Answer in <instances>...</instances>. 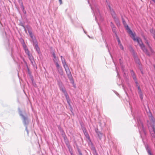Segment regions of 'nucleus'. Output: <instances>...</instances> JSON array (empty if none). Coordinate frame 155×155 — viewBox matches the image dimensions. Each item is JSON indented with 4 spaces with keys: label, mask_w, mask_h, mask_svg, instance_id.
Here are the masks:
<instances>
[{
    "label": "nucleus",
    "mask_w": 155,
    "mask_h": 155,
    "mask_svg": "<svg viewBox=\"0 0 155 155\" xmlns=\"http://www.w3.org/2000/svg\"><path fill=\"white\" fill-rule=\"evenodd\" d=\"M122 22L123 24L126 28V29L127 30V32L128 34H130L131 35V37L133 40L134 41H136L139 44L141 48L143 49L144 48V45L142 44L141 41V39L139 37H135V33H133L132 31L130 29L128 26L127 25L126 22L122 18Z\"/></svg>",
    "instance_id": "f257e3e1"
},
{
    "label": "nucleus",
    "mask_w": 155,
    "mask_h": 155,
    "mask_svg": "<svg viewBox=\"0 0 155 155\" xmlns=\"http://www.w3.org/2000/svg\"><path fill=\"white\" fill-rule=\"evenodd\" d=\"M88 2L90 4V5L91 6V8L92 10L94 12V15L95 16V20L97 22L98 20H100L101 21L103 20V18L102 15H101L99 10L97 8L96 5H94V7H93L91 6L90 4L89 0H87Z\"/></svg>",
    "instance_id": "f03ea898"
},
{
    "label": "nucleus",
    "mask_w": 155,
    "mask_h": 155,
    "mask_svg": "<svg viewBox=\"0 0 155 155\" xmlns=\"http://www.w3.org/2000/svg\"><path fill=\"white\" fill-rule=\"evenodd\" d=\"M132 115L135 121H136V118L137 121V127L139 129V131L140 133L141 134V132L142 131L144 133L145 131V130L143 127V122L140 120V117L139 116L136 117V115L134 114H132Z\"/></svg>",
    "instance_id": "7ed1b4c3"
},
{
    "label": "nucleus",
    "mask_w": 155,
    "mask_h": 155,
    "mask_svg": "<svg viewBox=\"0 0 155 155\" xmlns=\"http://www.w3.org/2000/svg\"><path fill=\"white\" fill-rule=\"evenodd\" d=\"M107 4L110 11L111 15L114 19L116 24L118 26H120V22L118 18L117 17L116 15L115 12L114 11V10L111 8L109 3L107 2Z\"/></svg>",
    "instance_id": "20e7f679"
},
{
    "label": "nucleus",
    "mask_w": 155,
    "mask_h": 155,
    "mask_svg": "<svg viewBox=\"0 0 155 155\" xmlns=\"http://www.w3.org/2000/svg\"><path fill=\"white\" fill-rule=\"evenodd\" d=\"M141 41L142 43V44L144 45V48H143V49H142L141 48L140 45H139L140 46V47L141 49L143 51V52H144V53H145L147 55H148L149 56H151V55L153 54V50L151 48L149 44L148 43V41L147 40H145V42L146 44L148 46V48H149V50L150 51V52H149L147 50V49L145 48V47L143 43V42L142 41ZM138 44L139 45V44Z\"/></svg>",
    "instance_id": "39448f33"
},
{
    "label": "nucleus",
    "mask_w": 155,
    "mask_h": 155,
    "mask_svg": "<svg viewBox=\"0 0 155 155\" xmlns=\"http://www.w3.org/2000/svg\"><path fill=\"white\" fill-rule=\"evenodd\" d=\"M18 112L20 116L23 119V122L25 127L27 126L28 124V117L25 116L22 114V112L20 109L18 108Z\"/></svg>",
    "instance_id": "423d86ee"
},
{
    "label": "nucleus",
    "mask_w": 155,
    "mask_h": 155,
    "mask_svg": "<svg viewBox=\"0 0 155 155\" xmlns=\"http://www.w3.org/2000/svg\"><path fill=\"white\" fill-rule=\"evenodd\" d=\"M33 44L38 54H39L40 52V48L38 46V42L36 39L33 40Z\"/></svg>",
    "instance_id": "0eeeda50"
},
{
    "label": "nucleus",
    "mask_w": 155,
    "mask_h": 155,
    "mask_svg": "<svg viewBox=\"0 0 155 155\" xmlns=\"http://www.w3.org/2000/svg\"><path fill=\"white\" fill-rule=\"evenodd\" d=\"M55 65L58 73L61 75H63L64 72L61 67L60 66L58 63H56Z\"/></svg>",
    "instance_id": "6e6552de"
},
{
    "label": "nucleus",
    "mask_w": 155,
    "mask_h": 155,
    "mask_svg": "<svg viewBox=\"0 0 155 155\" xmlns=\"http://www.w3.org/2000/svg\"><path fill=\"white\" fill-rule=\"evenodd\" d=\"M64 69L66 71L67 75L68 78L70 80H71V79H72V77L71 72L70 71V70L69 69L68 67V68H65Z\"/></svg>",
    "instance_id": "1a4fd4ad"
},
{
    "label": "nucleus",
    "mask_w": 155,
    "mask_h": 155,
    "mask_svg": "<svg viewBox=\"0 0 155 155\" xmlns=\"http://www.w3.org/2000/svg\"><path fill=\"white\" fill-rule=\"evenodd\" d=\"M138 93L140 97L141 100H143V96L142 92L140 89V86H138Z\"/></svg>",
    "instance_id": "9d476101"
},
{
    "label": "nucleus",
    "mask_w": 155,
    "mask_h": 155,
    "mask_svg": "<svg viewBox=\"0 0 155 155\" xmlns=\"http://www.w3.org/2000/svg\"><path fill=\"white\" fill-rule=\"evenodd\" d=\"M110 26L112 28V31L114 33H115L116 31V27L112 22H110Z\"/></svg>",
    "instance_id": "9b49d317"
},
{
    "label": "nucleus",
    "mask_w": 155,
    "mask_h": 155,
    "mask_svg": "<svg viewBox=\"0 0 155 155\" xmlns=\"http://www.w3.org/2000/svg\"><path fill=\"white\" fill-rule=\"evenodd\" d=\"M54 57L53 61L55 64H56V63H58V58L56 57V55L54 53L52 54Z\"/></svg>",
    "instance_id": "f8f14e48"
},
{
    "label": "nucleus",
    "mask_w": 155,
    "mask_h": 155,
    "mask_svg": "<svg viewBox=\"0 0 155 155\" xmlns=\"http://www.w3.org/2000/svg\"><path fill=\"white\" fill-rule=\"evenodd\" d=\"M60 90L63 92V93H64V94L67 93L65 89V88L64 87V86L60 88Z\"/></svg>",
    "instance_id": "ddd939ff"
},
{
    "label": "nucleus",
    "mask_w": 155,
    "mask_h": 155,
    "mask_svg": "<svg viewBox=\"0 0 155 155\" xmlns=\"http://www.w3.org/2000/svg\"><path fill=\"white\" fill-rule=\"evenodd\" d=\"M28 56L29 59L31 61V63H33V62L34 61V59H33V57L32 55V54H30Z\"/></svg>",
    "instance_id": "4468645a"
},
{
    "label": "nucleus",
    "mask_w": 155,
    "mask_h": 155,
    "mask_svg": "<svg viewBox=\"0 0 155 155\" xmlns=\"http://www.w3.org/2000/svg\"><path fill=\"white\" fill-rule=\"evenodd\" d=\"M28 33L30 36L31 38L32 39V41H33V40L35 39L34 38V37H33V34L31 31H28Z\"/></svg>",
    "instance_id": "2eb2a0df"
},
{
    "label": "nucleus",
    "mask_w": 155,
    "mask_h": 155,
    "mask_svg": "<svg viewBox=\"0 0 155 155\" xmlns=\"http://www.w3.org/2000/svg\"><path fill=\"white\" fill-rule=\"evenodd\" d=\"M62 62L64 68L68 67V66L66 64L65 61H63Z\"/></svg>",
    "instance_id": "dca6fc26"
},
{
    "label": "nucleus",
    "mask_w": 155,
    "mask_h": 155,
    "mask_svg": "<svg viewBox=\"0 0 155 155\" xmlns=\"http://www.w3.org/2000/svg\"><path fill=\"white\" fill-rule=\"evenodd\" d=\"M21 44L24 50L28 48L23 40V42H21Z\"/></svg>",
    "instance_id": "f3484780"
},
{
    "label": "nucleus",
    "mask_w": 155,
    "mask_h": 155,
    "mask_svg": "<svg viewBox=\"0 0 155 155\" xmlns=\"http://www.w3.org/2000/svg\"><path fill=\"white\" fill-rule=\"evenodd\" d=\"M58 84L59 88L63 86L62 83L60 81H58Z\"/></svg>",
    "instance_id": "a211bd4d"
},
{
    "label": "nucleus",
    "mask_w": 155,
    "mask_h": 155,
    "mask_svg": "<svg viewBox=\"0 0 155 155\" xmlns=\"http://www.w3.org/2000/svg\"><path fill=\"white\" fill-rule=\"evenodd\" d=\"M97 133L99 138L101 139L103 135L102 134L99 132H97Z\"/></svg>",
    "instance_id": "6ab92c4d"
},
{
    "label": "nucleus",
    "mask_w": 155,
    "mask_h": 155,
    "mask_svg": "<svg viewBox=\"0 0 155 155\" xmlns=\"http://www.w3.org/2000/svg\"><path fill=\"white\" fill-rule=\"evenodd\" d=\"M150 32L153 34V37L155 40V30H151L150 31Z\"/></svg>",
    "instance_id": "aec40b11"
},
{
    "label": "nucleus",
    "mask_w": 155,
    "mask_h": 155,
    "mask_svg": "<svg viewBox=\"0 0 155 155\" xmlns=\"http://www.w3.org/2000/svg\"><path fill=\"white\" fill-rule=\"evenodd\" d=\"M24 50L25 51V53L26 54L28 55L29 54H30V52H29V51L28 50V48L25 49Z\"/></svg>",
    "instance_id": "412c9836"
},
{
    "label": "nucleus",
    "mask_w": 155,
    "mask_h": 155,
    "mask_svg": "<svg viewBox=\"0 0 155 155\" xmlns=\"http://www.w3.org/2000/svg\"><path fill=\"white\" fill-rule=\"evenodd\" d=\"M83 131L86 137L88 139H89V136L87 133L84 130Z\"/></svg>",
    "instance_id": "4be33fe9"
},
{
    "label": "nucleus",
    "mask_w": 155,
    "mask_h": 155,
    "mask_svg": "<svg viewBox=\"0 0 155 155\" xmlns=\"http://www.w3.org/2000/svg\"><path fill=\"white\" fill-rule=\"evenodd\" d=\"M132 77H133V79L134 80L135 83L137 84V79L136 78L135 75L132 76Z\"/></svg>",
    "instance_id": "5701e85b"
},
{
    "label": "nucleus",
    "mask_w": 155,
    "mask_h": 155,
    "mask_svg": "<svg viewBox=\"0 0 155 155\" xmlns=\"http://www.w3.org/2000/svg\"><path fill=\"white\" fill-rule=\"evenodd\" d=\"M67 100H70L69 97V96L67 93L64 94Z\"/></svg>",
    "instance_id": "b1692460"
},
{
    "label": "nucleus",
    "mask_w": 155,
    "mask_h": 155,
    "mask_svg": "<svg viewBox=\"0 0 155 155\" xmlns=\"http://www.w3.org/2000/svg\"><path fill=\"white\" fill-rule=\"evenodd\" d=\"M122 86L123 87V88L125 93L126 94V95L128 96V94L127 93V91H126V87H125L123 85H122Z\"/></svg>",
    "instance_id": "393cba45"
},
{
    "label": "nucleus",
    "mask_w": 155,
    "mask_h": 155,
    "mask_svg": "<svg viewBox=\"0 0 155 155\" xmlns=\"http://www.w3.org/2000/svg\"><path fill=\"white\" fill-rule=\"evenodd\" d=\"M119 47L122 50L124 51V47H123V46L122 45V44H121L118 45Z\"/></svg>",
    "instance_id": "a878e982"
},
{
    "label": "nucleus",
    "mask_w": 155,
    "mask_h": 155,
    "mask_svg": "<svg viewBox=\"0 0 155 155\" xmlns=\"http://www.w3.org/2000/svg\"><path fill=\"white\" fill-rule=\"evenodd\" d=\"M152 129V131H151V132L153 134H154L155 136V128L154 127H153Z\"/></svg>",
    "instance_id": "bb28decb"
},
{
    "label": "nucleus",
    "mask_w": 155,
    "mask_h": 155,
    "mask_svg": "<svg viewBox=\"0 0 155 155\" xmlns=\"http://www.w3.org/2000/svg\"><path fill=\"white\" fill-rule=\"evenodd\" d=\"M120 65L123 71H124V67H123V65L122 64V63H121L120 59Z\"/></svg>",
    "instance_id": "cd10ccee"
},
{
    "label": "nucleus",
    "mask_w": 155,
    "mask_h": 155,
    "mask_svg": "<svg viewBox=\"0 0 155 155\" xmlns=\"http://www.w3.org/2000/svg\"><path fill=\"white\" fill-rule=\"evenodd\" d=\"M146 149L147 150V152L149 154H150V155H152V154L151 153L150 150H149L147 147H146Z\"/></svg>",
    "instance_id": "c85d7f7f"
},
{
    "label": "nucleus",
    "mask_w": 155,
    "mask_h": 155,
    "mask_svg": "<svg viewBox=\"0 0 155 155\" xmlns=\"http://www.w3.org/2000/svg\"><path fill=\"white\" fill-rule=\"evenodd\" d=\"M117 40L118 41V45H119L121 44L120 40L119 38H118L117 39Z\"/></svg>",
    "instance_id": "c756f323"
},
{
    "label": "nucleus",
    "mask_w": 155,
    "mask_h": 155,
    "mask_svg": "<svg viewBox=\"0 0 155 155\" xmlns=\"http://www.w3.org/2000/svg\"><path fill=\"white\" fill-rule=\"evenodd\" d=\"M131 74L132 76L135 75L134 72L133 70L131 71Z\"/></svg>",
    "instance_id": "7c9ffc66"
},
{
    "label": "nucleus",
    "mask_w": 155,
    "mask_h": 155,
    "mask_svg": "<svg viewBox=\"0 0 155 155\" xmlns=\"http://www.w3.org/2000/svg\"><path fill=\"white\" fill-rule=\"evenodd\" d=\"M19 3L21 5L23 4V2L21 0H18Z\"/></svg>",
    "instance_id": "2f4dec72"
},
{
    "label": "nucleus",
    "mask_w": 155,
    "mask_h": 155,
    "mask_svg": "<svg viewBox=\"0 0 155 155\" xmlns=\"http://www.w3.org/2000/svg\"><path fill=\"white\" fill-rule=\"evenodd\" d=\"M21 5V8H22V10H23V12L24 10V6L23 5V4H22V5Z\"/></svg>",
    "instance_id": "473e14b6"
},
{
    "label": "nucleus",
    "mask_w": 155,
    "mask_h": 155,
    "mask_svg": "<svg viewBox=\"0 0 155 155\" xmlns=\"http://www.w3.org/2000/svg\"><path fill=\"white\" fill-rule=\"evenodd\" d=\"M136 62L138 64H139V60L137 58H136Z\"/></svg>",
    "instance_id": "72a5a7b5"
},
{
    "label": "nucleus",
    "mask_w": 155,
    "mask_h": 155,
    "mask_svg": "<svg viewBox=\"0 0 155 155\" xmlns=\"http://www.w3.org/2000/svg\"><path fill=\"white\" fill-rule=\"evenodd\" d=\"M115 34V36L116 37V38H117V39L118 38H119V37H118L117 34V32H116H116L115 33H114Z\"/></svg>",
    "instance_id": "f704fd0d"
},
{
    "label": "nucleus",
    "mask_w": 155,
    "mask_h": 155,
    "mask_svg": "<svg viewBox=\"0 0 155 155\" xmlns=\"http://www.w3.org/2000/svg\"><path fill=\"white\" fill-rule=\"evenodd\" d=\"M61 60L62 62L63 61H65V59H64V58H63L62 56H61Z\"/></svg>",
    "instance_id": "c9c22d12"
},
{
    "label": "nucleus",
    "mask_w": 155,
    "mask_h": 155,
    "mask_svg": "<svg viewBox=\"0 0 155 155\" xmlns=\"http://www.w3.org/2000/svg\"><path fill=\"white\" fill-rule=\"evenodd\" d=\"M26 127V128H25V130H26V131L27 132V133L28 134V130L27 129V126H26L25 127Z\"/></svg>",
    "instance_id": "e433bc0d"
},
{
    "label": "nucleus",
    "mask_w": 155,
    "mask_h": 155,
    "mask_svg": "<svg viewBox=\"0 0 155 155\" xmlns=\"http://www.w3.org/2000/svg\"><path fill=\"white\" fill-rule=\"evenodd\" d=\"M116 70H117V76H118V78H119V75L118 72V71H117V68H116Z\"/></svg>",
    "instance_id": "4c0bfd02"
},
{
    "label": "nucleus",
    "mask_w": 155,
    "mask_h": 155,
    "mask_svg": "<svg viewBox=\"0 0 155 155\" xmlns=\"http://www.w3.org/2000/svg\"><path fill=\"white\" fill-rule=\"evenodd\" d=\"M78 152L79 153V155H82V153L79 150H78Z\"/></svg>",
    "instance_id": "58836bf2"
},
{
    "label": "nucleus",
    "mask_w": 155,
    "mask_h": 155,
    "mask_svg": "<svg viewBox=\"0 0 155 155\" xmlns=\"http://www.w3.org/2000/svg\"><path fill=\"white\" fill-rule=\"evenodd\" d=\"M67 102L68 103V104L70 105V100H67Z\"/></svg>",
    "instance_id": "ea45409f"
},
{
    "label": "nucleus",
    "mask_w": 155,
    "mask_h": 155,
    "mask_svg": "<svg viewBox=\"0 0 155 155\" xmlns=\"http://www.w3.org/2000/svg\"><path fill=\"white\" fill-rule=\"evenodd\" d=\"M59 2L60 3V4H62V0H59Z\"/></svg>",
    "instance_id": "a19ab883"
},
{
    "label": "nucleus",
    "mask_w": 155,
    "mask_h": 155,
    "mask_svg": "<svg viewBox=\"0 0 155 155\" xmlns=\"http://www.w3.org/2000/svg\"><path fill=\"white\" fill-rule=\"evenodd\" d=\"M22 26L23 27V28L24 29L25 31H26V28H25V26L24 25H22Z\"/></svg>",
    "instance_id": "79ce46f5"
},
{
    "label": "nucleus",
    "mask_w": 155,
    "mask_h": 155,
    "mask_svg": "<svg viewBox=\"0 0 155 155\" xmlns=\"http://www.w3.org/2000/svg\"><path fill=\"white\" fill-rule=\"evenodd\" d=\"M106 46L107 47V48L108 49V51L109 52H110V51H109V48L108 47V45H106Z\"/></svg>",
    "instance_id": "37998d69"
},
{
    "label": "nucleus",
    "mask_w": 155,
    "mask_h": 155,
    "mask_svg": "<svg viewBox=\"0 0 155 155\" xmlns=\"http://www.w3.org/2000/svg\"><path fill=\"white\" fill-rule=\"evenodd\" d=\"M136 86L137 87H138V86H139L138 85V82H137V83H136Z\"/></svg>",
    "instance_id": "c03bdc74"
},
{
    "label": "nucleus",
    "mask_w": 155,
    "mask_h": 155,
    "mask_svg": "<svg viewBox=\"0 0 155 155\" xmlns=\"http://www.w3.org/2000/svg\"><path fill=\"white\" fill-rule=\"evenodd\" d=\"M115 94H116L117 96H118V93L117 92H116L115 93Z\"/></svg>",
    "instance_id": "a18cd8bd"
},
{
    "label": "nucleus",
    "mask_w": 155,
    "mask_h": 155,
    "mask_svg": "<svg viewBox=\"0 0 155 155\" xmlns=\"http://www.w3.org/2000/svg\"><path fill=\"white\" fill-rule=\"evenodd\" d=\"M33 85L34 86H35L36 85V84H35L33 83Z\"/></svg>",
    "instance_id": "49530a36"
},
{
    "label": "nucleus",
    "mask_w": 155,
    "mask_h": 155,
    "mask_svg": "<svg viewBox=\"0 0 155 155\" xmlns=\"http://www.w3.org/2000/svg\"><path fill=\"white\" fill-rule=\"evenodd\" d=\"M152 0L155 3V0Z\"/></svg>",
    "instance_id": "de8ad7c7"
},
{
    "label": "nucleus",
    "mask_w": 155,
    "mask_h": 155,
    "mask_svg": "<svg viewBox=\"0 0 155 155\" xmlns=\"http://www.w3.org/2000/svg\"><path fill=\"white\" fill-rule=\"evenodd\" d=\"M141 73H142V74H143V71H141Z\"/></svg>",
    "instance_id": "09e8293b"
},
{
    "label": "nucleus",
    "mask_w": 155,
    "mask_h": 155,
    "mask_svg": "<svg viewBox=\"0 0 155 155\" xmlns=\"http://www.w3.org/2000/svg\"><path fill=\"white\" fill-rule=\"evenodd\" d=\"M71 155H74L72 153H71Z\"/></svg>",
    "instance_id": "8fccbe9b"
},
{
    "label": "nucleus",
    "mask_w": 155,
    "mask_h": 155,
    "mask_svg": "<svg viewBox=\"0 0 155 155\" xmlns=\"http://www.w3.org/2000/svg\"><path fill=\"white\" fill-rule=\"evenodd\" d=\"M84 33H86V32L85 31H84Z\"/></svg>",
    "instance_id": "3c124183"
},
{
    "label": "nucleus",
    "mask_w": 155,
    "mask_h": 155,
    "mask_svg": "<svg viewBox=\"0 0 155 155\" xmlns=\"http://www.w3.org/2000/svg\"><path fill=\"white\" fill-rule=\"evenodd\" d=\"M98 25H99V24L98 22Z\"/></svg>",
    "instance_id": "603ef678"
},
{
    "label": "nucleus",
    "mask_w": 155,
    "mask_h": 155,
    "mask_svg": "<svg viewBox=\"0 0 155 155\" xmlns=\"http://www.w3.org/2000/svg\"><path fill=\"white\" fill-rule=\"evenodd\" d=\"M96 155H97V154H96Z\"/></svg>",
    "instance_id": "864d4df0"
}]
</instances>
